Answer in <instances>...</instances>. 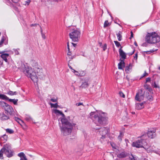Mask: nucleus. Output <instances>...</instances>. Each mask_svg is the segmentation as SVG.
Segmentation results:
<instances>
[{
  "label": "nucleus",
  "mask_w": 160,
  "mask_h": 160,
  "mask_svg": "<svg viewBox=\"0 0 160 160\" xmlns=\"http://www.w3.org/2000/svg\"><path fill=\"white\" fill-rule=\"evenodd\" d=\"M21 69L26 75L29 77L33 82H36L38 81V79L36 72H33L32 68H29L28 66L23 64H22Z\"/></svg>",
  "instance_id": "obj_1"
},
{
  "label": "nucleus",
  "mask_w": 160,
  "mask_h": 160,
  "mask_svg": "<svg viewBox=\"0 0 160 160\" xmlns=\"http://www.w3.org/2000/svg\"><path fill=\"white\" fill-rule=\"evenodd\" d=\"M90 118L94 120L95 122L101 125L106 124L107 122L108 118L103 115L96 114L95 112H92L90 113Z\"/></svg>",
  "instance_id": "obj_2"
},
{
  "label": "nucleus",
  "mask_w": 160,
  "mask_h": 160,
  "mask_svg": "<svg viewBox=\"0 0 160 160\" xmlns=\"http://www.w3.org/2000/svg\"><path fill=\"white\" fill-rule=\"evenodd\" d=\"M145 40L148 43H155L160 41V37L155 32L148 33L146 36Z\"/></svg>",
  "instance_id": "obj_3"
},
{
  "label": "nucleus",
  "mask_w": 160,
  "mask_h": 160,
  "mask_svg": "<svg viewBox=\"0 0 160 160\" xmlns=\"http://www.w3.org/2000/svg\"><path fill=\"white\" fill-rule=\"evenodd\" d=\"M146 136L143 135L140 137V139L133 142L132 143L133 146L137 148H143L146 149H149V147L147 146L145 139L143 138Z\"/></svg>",
  "instance_id": "obj_4"
},
{
  "label": "nucleus",
  "mask_w": 160,
  "mask_h": 160,
  "mask_svg": "<svg viewBox=\"0 0 160 160\" xmlns=\"http://www.w3.org/2000/svg\"><path fill=\"white\" fill-rule=\"evenodd\" d=\"M76 124H74L61 126V124L59 123L62 135L63 136H67L70 135L72 132L73 127Z\"/></svg>",
  "instance_id": "obj_5"
},
{
  "label": "nucleus",
  "mask_w": 160,
  "mask_h": 160,
  "mask_svg": "<svg viewBox=\"0 0 160 160\" xmlns=\"http://www.w3.org/2000/svg\"><path fill=\"white\" fill-rule=\"evenodd\" d=\"M1 151L3 152L8 158L11 157L13 155V152L11 150V146L8 144L5 145L1 149Z\"/></svg>",
  "instance_id": "obj_6"
},
{
  "label": "nucleus",
  "mask_w": 160,
  "mask_h": 160,
  "mask_svg": "<svg viewBox=\"0 0 160 160\" xmlns=\"http://www.w3.org/2000/svg\"><path fill=\"white\" fill-rule=\"evenodd\" d=\"M80 32L77 29H73L69 34L70 38L74 42H78L80 37Z\"/></svg>",
  "instance_id": "obj_7"
},
{
  "label": "nucleus",
  "mask_w": 160,
  "mask_h": 160,
  "mask_svg": "<svg viewBox=\"0 0 160 160\" xmlns=\"http://www.w3.org/2000/svg\"><path fill=\"white\" fill-rule=\"evenodd\" d=\"M109 129L108 128L103 127L99 129V134L102 136L100 138L102 139H104L106 138V135L109 132Z\"/></svg>",
  "instance_id": "obj_8"
},
{
  "label": "nucleus",
  "mask_w": 160,
  "mask_h": 160,
  "mask_svg": "<svg viewBox=\"0 0 160 160\" xmlns=\"http://www.w3.org/2000/svg\"><path fill=\"white\" fill-rule=\"evenodd\" d=\"M144 97V92H143L142 89H141L140 91L137 93L135 99L138 101L140 102L143 100Z\"/></svg>",
  "instance_id": "obj_9"
},
{
  "label": "nucleus",
  "mask_w": 160,
  "mask_h": 160,
  "mask_svg": "<svg viewBox=\"0 0 160 160\" xmlns=\"http://www.w3.org/2000/svg\"><path fill=\"white\" fill-rule=\"evenodd\" d=\"M9 114L4 112L0 113V119L2 121H5L10 119Z\"/></svg>",
  "instance_id": "obj_10"
},
{
  "label": "nucleus",
  "mask_w": 160,
  "mask_h": 160,
  "mask_svg": "<svg viewBox=\"0 0 160 160\" xmlns=\"http://www.w3.org/2000/svg\"><path fill=\"white\" fill-rule=\"evenodd\" d=\"M61 119V121L62 123L61 126L69 125V124H74V123L68 122L67 119L65 118V116L64 117H62V118H60L59 119Z\"/></svg>",
  "instance_id": "obj_11"
},
{
  "label": "nucleus",
  "mask_w": 160,
  "mask_h": 160,
  "mask_svg": "<svg viewBox=\"0 0 160 160\" xmlns=\"http://www.w3.org/2000/svg\"><path fill=\"white\" fill-rule=\"evenodd\" d=\"M4 109L6 111L5 112H6V113L10 115H12L14 111L12 107L8 104Z\"/></svg>",
  "instance_id": "obj_12"
},
{
  "label": "nucleus",
  "mask_w": 160,
  "mask_h": 160,
  "mask_svg": "<svg viewBox=\"0 0 160 160\" xmlns=\"http://www.w3.org/2000/svg\"><path fill=\"white\" fill-rule=\"evenodd\" d=\"M156 130L154 129L149 130L147 133V135L149 138H153L155 137Z\"/></svg>",
  "instance_id": "obj_13"
},
{
  "label": "nucleus",
  "mask_w": 160,
  "mask_h": 160,
  "mask_svg": "<svg viewBox=\"0 0 160 160\" xmlns=\"http://www.w3.org/2000/svg\"><path fill=\"white\" fill-rule=\"evenodd\" d=\"M122 48L121 47V48L119 49V52L121 58L124 59L126 58V55L125 53L122 50Z\"/></svg>",
  "instance_id": "obj_14"
},
{
  "label": "nucleus",
  "mask_w": 160,
  "mask_h": 160,
  "mask_svg": "<svg viewBox=\"0 0 160 160\" xmlns=\"http://www.w3.org/2000/svg\"><path fill=\"white\" fill-rule=\"evenodd\" d=\"M129 155V153L123 151L118 154V157L120 158H125L128 156Z\"/></svg>",
  "instance_id": "obj_15"
},
{
  "label": "nucleus",
  "mask_w": 160,
  "mask_h": 160,
  "mask_svg": "<svg viewBox=\"0 0 160 160\" xmlns=\"http://www.w3.org/2000/svg\"><path fill=\"white\" fill-rule=\"evenodd\" d=\"M31 64L33 67V69H38L39 68L38 67V65L37 62L35 60H32L31 62Z\"/></svg>",
  "instance_id": "obj_16"
},
{
  "label": "nucleus",
  "mask_w": 160,
  "mask_h": 160,
  "mask_svg": "<svg viewBox=\"0 0 160 160\" xmlns=\"http://www.w3.org/2000/svg\"><path fill=\"white\" fill-rule=\"evenodd\" d=\"M0 53H2L1 55V57L6 62H8L7 58H8L9 56V54L8 53H3V52H0Z\"/></svg>",
  "instance_id": "obj_17"
},
{
  "label": "nucleus",
  "mask_w": 160,
  "mask_h": 160,
  "mask_svg": "<svg viewBox=\"0 0 160 160\" xmlns=\"http://www.w3.org/2000/svg\"><path fill=\"white\" fill-rule=\"evenodd\" d=\"M132 68V66L131 63H130L129 65L125 67V71L127 73H129L131 71Z\"/></svg>",
  "instance_id": "obj_18"
},
{
  "label": "nucleus",
  "mask_w": 160,
  "mask_h": 160,
  "mask_svg": "<svg viewBox=\"0 0 160 160\" xmlns=\"http://www.w3.org/2000/svg\"><path fill=\"white\" fill-rule=\"evenodd\" d=\"M37 70H38L39 72H37V74H36L37 76L39 77L40 78H42L43 76V74L42 72V69L39 68Z\"/></svg>",
  "instance_id": "obj_19"
},
{
  "label": "nucleus",
  "mask_w": 160,
  "mask_h": 160,
  "mask_svg": "<svg viewBox=\"0 0 160 160\" xmlns=\"http://www.w3.org/2000/svg\"><path fill=\"white\" fill-rule=\"evenodd\" d=\"M136 108L138 109H141L144 107L143 103H137L136 105Z\"/></svg>",
  "instance_id": "obj_20"
},
{
  "label": "nucleus",
  "mask_w": 160,
  "mask_h": 160,
  "mask_svg": "<svg viewBox=\"0 0 160 160\" xmlns=\"http://www.w3.org/2000/svg\"><path fill=\"white\" fill-rule=\"evenodd\" d=\"M124 64L123 60H121L120 62L118 64V68L119 69H122L123 67H124Z\"/></svg>",
  "instance_id": "obj_21"
},
{
  "label": "nucleus",
  "mask_w": 160,
  "mask_h": 160,
  "mask_svg": "<svg viewBox=\"0 0 160 160\" xmlns=\"http://www.w3.org/2000/svg\"><path fill=\"white\" fill-rule=\"evenodd\" d=\"M8 105L7 103L3 101L0 102V107L3 109H4Z\"/></svg>",
  "instance_id": "obj_22"
},
{
  "label": "nucleus",
  "mask_w": 160,
  "mask_h": 160,
  "mask_svg": "<svg viewBox=\"0 0 160 160\" xmlns=\"http://www.w3.org/2000/svg\"><path fill=\"white\" fill-rule=\"evenodd\" d=\"M54 112L55 114H56L57 115H58V114H60L62 115V117H65L64 114L62 112L59 110H58L56 109H55L54 110Z\"/></svg>",
  "instance_id": "obj_23"
},
{
  "label": "nucleus",
  "mask_w": 160,
  "mask_h": 160,
  "mask_svg": "<svg viewBox=\"0 0 160 160\" xmlns=\"http://www.w3.org/2000/svg\"><path fill=\"white\" fill-rule=\"evenodd\" d=\"M89 86V84L88 82H85L82 84L80 87L82 88H87Z\"/></svg>",
  "instance_id": "obj_24"
},
{
  "label": "nucleus",
  "mask_w": 160,
  "mask_h": 160,
  "mask_svg": "<svg viewBox=\"0 0 160 160\" xmlns=\"http://www.w3.org/2000/svg\"><path fill=\"white\" fill-rule=\"evenodd\" d=\"M122 32L120 31L117 33V35L118 38V40L119 41H121L122 39V36L121 35Z\"/></svg>",
  "instance_id": "obj_25"
},
{
  "label": "nucleus",
  "mask_w": 160,
  "mask_h": 160,
  "mask_svg": "<svg viewBox=\"0 0 160 160\" xmlns=\"http://www.w3.org/2000/svg\"><path fill=\"white\" fill-rule=\"evenodd\" d=\"M8 101L10 102H13V103L14 105H17V102L18 101V99H9H9H8Z\"/></svg>",
  "instance_id": "obj_26"
},
{
  "label": "nucleus",
  "mask_w": 160,
  "mask_h": 160,
  "mask_svg": "<svg viewBox=\"0 0 160 160\" xmlns=\"http://www.w3.org/2000/svg\"><path fill=\"white\" fill-rule=\"evenodd\" d=\"M0 98L5 100H8L9 99V98L6 95L2 94H0Z\"/></svg>",
  "instance_id": "obj_27"
},
{
  "label": "nucleus",
  "mask_w": 160,
  "mask_h": 160,
  "mask_svg": "<svg viewBox=\"0 0 160 160\" xmlns=\"http://www.w3.org/2000/svg\"><path fill=\"white\" fill-rule=\"evenodd\" d=\"M15 120L18 122L20 125H22V123H23V121L21 119H19V118H17V117H15Z\"/></svg>",
  "instance_id": "obj_28"
},
{
  "label": "nucleus",
  "mask_w": 160,
  "mask_h": 160,
  "mask_svg": "<svg viewBox=\"0 0 160 160\" xmlns=\"http://www.w3.org/2000/svg\"><path fill=\"white\" fill-rule=\"evenodd\" d=\"M17 93L16 92H12L11 91H10L8 92V94L12 96L16 95Z\"/></svg>",
  "instance_id": "obj_29"
},
{
  "label": "nucleus",
  "mask_w": 160,
  "mask_h": 160,
  "mask_svg": "<svg viewBox=\"0 0 160 160\" xmlns=\"http://www.w3.org/2000/svg\"><path fill=\"white\" fill-rule=\"evenodd\" d=\"M25 119L27 121H29L32 120V118L30 116L26 115L25 117Z\"/></svg>",
  "instance_id": "obj_30"
},
{
  "label": "nucleus",
  "mask_w": 160,
  "mask_h": 160,
  "mask_svg": "<svg viewBox=\"0 0 160 160\" xmlns=\"http://www.w3.org/2000/svg\"><path fill=\"white\" fill-rule=\"evenodd\" d=\"M5 39V38L3 36L1 38V40L0 41V47H1L2 46V43H3Z\"/></svg>",
  "instance_id": "obj_31"
},
{
  "label": "nucleus",
  "mask_w": 160,
  "mask_h": 160,
  "mask_svg": "<svg viewBox=\"0 0 160 160\" xmlns=\"http://www.w3.org/2000/svg\"><path fill=\"white\" fill-rule=\"evenodd\" d=\"M6 132L10 134H12L13 133V131L11 129L7 128L6 129Z\"/></svg>",
  "instance_id": "obj_32"
},
{
  "label": "nucleus",
  "mask_w": 160,
  "mask_h": 160,
  "mask_svg": "<svg viewBox=\"0 0 160 160\" xmlns=\"http://www.w3.org/2000/svg\"><path fill=\"white\" fill-rule=\"evenodd\" d=\"M123 136V134L122 132H120V133L118 137V139L120 141H121L122 140V138Z\"/></svg>",
  "instance_id": "obj_33"
},
{
  "label": "nucleus",
  "mask_w": 160,
  "mask_h": 160,
  "mask_svg": "<svg viewBox=\"0 0 160 160\" xmlns=\"http://www.w3.org/2000/svg\"><path fill=\"white\" fill-rule=\"evenodd\" d=\"M49 104L51 105V107H53L54 108H57L58 106V103H57L55 104L50 103Z\"/></svg>",
  "instance_id": "obj_34"
},
{
  "label": "nucleus",
  "mask_w": 160,
  "mask_h": 160,
  "mask_svg": "<svg viewBox=\"0 0 160 160\" xmlns=\"http://www.w3.org/2000/svg\"><path fill=\"white\" fill-rule=\"evenodd\" d=\"M130 160H137L136 157L134 156L132 154L129 156Z\"/></svg>",
  "instance_id": "obj_35"
},
{
  "label": "nucleus",
  "mask_w": 160,
  "mask_h": 160,
  "mask_svg": "<svg viewBox=\"0 0 160 160\" xmlns=\"http://www.w3.org/2000/svg\"><path fill=\"white\" fill-rule=\"evenodd\" d=\"M152 85L154 88H158L159 89H160V86L158 84H156L155 82H154L153 84Z\"/></svg>",
  "instance_id": "obj_36"
},
{
  "label": "nucleus",
  "mask_w": 160,
  "mask_h": 160,
  "mask_svg": "<svg viewBox=\"0 0 160 160\" xmlns=\"http://www.w3.org/2000/svg\"><path fill=\"white\" fill-rule=\"evenodd\" d=\"M18 156L21 158L24 157L25 155L23 152H21L18 154Z\"/></svg>",
  "instance_id": "obj_37"
},
{
  "label": "nucleus",
  "mask_w": 160,
  "mask_h": 160,
  "mask_svg": "<svg viewBox=\"0 0 160 160\" xmlns=\"http://www.w3.org/2000/svg\"><path fill=\"white\" fill-rule=\"evenodd\" d=\"M157 50H158L157 49H152V50H150V51H148L144 52H146L147 54H149V53H151L153 52L154 51H156Z\"/></svg>",
  "instance_id": "obj_38"
},
{
  "label": "nucleus",
  "mask_w": 160,
  "mask_h": 160,
  "mask_svg": "<svg viewBox=\"0 0 160 160\" xmlns=\"http://www.w3.org/2000/svg\"><path fill=\"white\" fill-rule=\"evenodd\" d=\"M109 23L108 22V20L106 21L104 24V27L106 28L108 27L109 25Z\"/></svg>",
  "instance_id": "obj_39"
},
{
  "label": "nucleus",
  "mask_w": 160,
  "mask_h": 160,
  "mask_svg": "<svg viewBox=\"0 0 160 160\" xmlns=\"http://www.w3.org/2000/svg\"><path fill=\"white\" fill-rule=\"evenodd\" d=\"M114 42L115 43V45L117 47H119L120 46H121L120 43L118 41H114Z\"/></svg>",
  "instance_id": "obj_40"
},
{
  "label": "nucleus",
  "mask_w": 160,
  "mask_h": 160,
  "mask_svg": "<svg viewBox=\"0 0 160 160\" xmlns=\"http://www.w3.org/2000/svg\"><path fill=\"white\" fill-rule=\"evenodd\" d=\"M144 87L146 89L149 90L150 89L149 85L147 84H145L144 86Z\"/></svg>",
  "instance_id": "obj_41"
},
{
  "label": "nucleus",
  "mask_w": 160,
  "mask_h": 160,
  "mask_svg": "<svg viewBox=\"0 0 160 160\" xmlns=\"http://www.w3.org/2000/svg\"><path fill=\"white\" fill-rule=\"evenodd\" d=\"M148 75V74L146 72V71H144V73L143 74L142 76H141L140 78H143L145 76H147Z\"/></svg>",
  "instance_id": "obj_42"
},
{
  "label": "nucleus",
  "mask_w": 160,
  "mask_h": 160,
  "mask_svg": "<svg viewBox=\"0 0 160 160\" xmlns=\"http://www.w3.org/2000/svg\"><path fill=\"white\" fill-rule=\"evenodd\" d=\"M3 153H4L3 152L1 151V150L0 151V159H3Z\"/></svg>",
  "instance_id": "obj_43"
},
{
  "label": "nucleus",
  "mask_w": 160,
  "mask_h": 160,
  "mask_svg": "<svg viewBox=\"0 0 160 160\" xmlns=\"http://www.w3.org/2000/svg\"><path fill=\"white\" fill-rule=\"evenodd\" d=\"M68 52L67 54V55L68 56L69 58H70V57L72 55V53L70 51V49H69V50H68Z\"/></svg>",
  "instance_id": "obj_44"
},
{
  "label": "nucleus",
  "mask_w": 160,
  "mask_h": 160,
  "mask_svg": "<svg viewBox=\"0 0 160 160\" xmlns=\"http://www.w3.org/2000/svg\"><path fill=\"white\" fill-rule=\"evenodd\" d=\"M119 94L122 97L124 98L125 97V95L122 92H119Z\"/></svg>",
  "instance_id": "obj_45"
},
{
  "label": "nucleus",
  "mask_w": 160,
  "mask_h": 160,
  "mask_svg": "<svg viewBox=\"0 0 160 160\" xmlns=\"http://www.w3.org/2000/svg\"><path fill=\"white\" fill-rule=\"evenodd\" d=\"M31 2L30 0H27V1L25 2V3L24 4L25 5H28Z\"/></svg>",
  "instance_id": "obj_46"
},
{
  "label": "nucleus",
  "mask_w": 160,
  "mask_h": 160,
  "mask_svg": "<svg viewBox=\"0 0 160 160\" xmlns=\"http://www.w3.org/2000/svg\"><path fill=\"white\" fill-rule=\"evenodd\" d=\"M107 44H105L104 46L102 47L103 50L105 51L107 49Z\"/></svg>",
  "instance_id": "obj_47"
},
{
  "label": "nucleus",
  "mask_w": 160,
  "mask_h": 160,
  "mask_svg": "<svg viewBox=\"0 0 160 160\" xmlns=\"http://www.w3.org/2000/svg\"><path fill=\"white\" fill-rule=\"evenodd\" d=\"M20 160H28L26 158V157L25 156H24L23 157H22L20 158Z\"/></svg>",
  "instance_id": "obj_48"
},
{
  "label": "nucleus",
  "mask_w": 160,
  "mask_h": 160,
  "mask_svg": "<svg viewBox=\"0 0 160 160\" xmlns=\"http://www.w3.org/2000/svg\"><path fill=\"white\" fill-rule=\"evenodd\" d=\"M151 80V78H146L145 83L149 82Z\"/></svg>",
  "instance_id": "obj_49"
},
{
  "label": "nucleus",
  "mask_w": 160,
  "mask_h": 160,
  "mask_svg": "<svg viewBox=\"0 0 160 160\" xmlns=\"http://www.w3.org/2000/svg\"><path fill=\"white\" fill-rule=\"evenodd\" d=\"M50 101L53 102H57V100L56 99L51 98L50 99Z\"/></svg>",
  "instance_id": "obj_50"
},
{
  "label": "nucleus",
  "mask_w": 160,
  "mask_h": 160,
  "mask_svg": "<svg viewBox=\"0 0 160 160\" xmlns=\"http://www.w3.org/2000/svg\"><path fill=\"white\" fill-rule=\"evenodd\" d=\"M76 105L77 106H79L80 105H83V104L82 102H79L76 103Z\"/></svg>",
  "instance_id": "obj_51"
},
{
  "label": "nucleus",
  "mask_w": 160,
  "mask_h": 160,
  "mask_svg": "<svg viewBox=\"0 0 160 160\" xmlns=\"http://www.w3.org/2000/svg\"><path fill=\"white\" fill-rule=\"evenodd\" d=\"M41 35H42V38L44 39H45L46 38V37L45 34H44L43 33L41 34Z\"/></svg>",
  "instance_id": "obj_52"
},
{
  "label": "nucleus",
  "mask_w": 160,
  "mask_h": 160,
  "mask_svg": "<svg viewBox=\"0 0 160 160\" xmlns=\"http://www.w3.org/2000/svg\"><path fill=\"white\" fill-rule=\"evenodd\" d=\"M134 52V50L132 52H129V53H127V54L129 56H130V55H132L133 54Z\"/></svg>",
  "instance_id": "obj_53"
},
{
  "label": "nucleus",
  "mask_w": 160,
  "mask_h": 160,
  "mask_svg": "<svg viewBox=\"0 0 160 160\" xmlns=\"http://www.w3.org/2000/svg\"><path fill=\"white\" fill-rule=\"evenodd\" d=\"M15 53L17 55H18L19 54V52L18 50L16 49L14 50Z\"/></svg>",
  "instance_id": "obj_54"
},
{
  "label": "nucleus",
  "mask_w": 160,
  "mask_h": 160,
  "mask_svg": "<svg viewBox=\"0 0 160 160\" xmlns=\"http://www.w3.org/2000/svg\"><path fill=\"white\" fill-rule=\"evenodd\" d=\"M133 34L132 31L131 32V37H130V39H131V38L133 37Z\"/></svg>",
  "instance_id": "obj_55"
},
{
  "label": "nucleus",
  "mask_w": 160,
  "mask_h": 160,
  "mask_svg": "<svg viewBox=\"0 0 160 160\" xmlns=\"http://www.w3.org/2000/svg\"><path fill=\"white\" fill-rule=\"evenodd\" d=\"M67 48H68V50H69L70 48H69V43L68 42L67 43Z\"/></svg>",
  "instance_id": "obj_56"
},
{
  "label": "nucleus",
  "mask_w": 160,
  "mask_h": 160,
  "mask_svg": "<svg viewBox=\"0 0 160 160\" xmlns=\"http://www.w3.org/2000/svg\"><path fill=\"white\" fill-rule=\"evenodd\" d=\"M134 58L135 59H136L137 60V59L138 58V54L137 53H136L135 54V56L134 57Z\"/></svg>",
  "instance_id": "obj_57"
},
{
  "label": "nucleus",
  "mask_w": 160,
  "mask_h": 160,
  "mask_svg": "<svg viewBox=\"0 0 160 160\" xmlns=\"http://www.w3.org/2000/svg\"><path fill=\"white\" fill-rule=\"evenodd\" d=\"M38 70V69H35L33 70L34 72H36V74H37V72H39V71H38V70Z\"/></svg>",
  "instance_id": "obj_58"
},
{
  "label": "nucleus",
  "mask_w": 160,
  "mask_h": 160,
  "mask_svg": "<svg viewBox=\"0 0 160 160\" xmlns=\"http://www.w3.org/2000/svg\"><path fill=\"white\" fill-rule=\"evenodd\" d=\"M12 1L13 2L15 3H16L18 2V0H12Z\"/></svg>",
  "instance_id": "obj_59"
},
{
  "label": "nucleus",
  "mask_w": 160,
  "mask_h": 160,
  "mask_svg": "<svg viewBox=\"0 0 160 160\" xmlns=\"http://www.w3.org/2000/svg\"><path fill=\"white\" fill-rule=\"evenodd\" d=\"M72 43L74 47H75L77 45L76 44L74 43Z\"/></svg>",
  "instance_id": "obj_60"
},
{
  "label": "nucleus",
  "mask_w": 160,
  "mask_h": 160,
  "mask_svg": "<svg viewBox=\"0 0 160 160\" xmlns=\"http://www.w3.org/2000/svg\"><path fill=\"white\" fill-rule=\"evenodd\" d=\"M37 25L36 24H32L31 25V27L32 26H36Z\"/></svg>",
  "instance_id": "obj_61"
},
{
  "label": "nucleus",
  "mask_w": 160,
  "mask_h": 160,
  "mask_svg": "<svg viewBox=\"0 0 160 160\" xmlns=\"http://www.w3.org/2000/svg\"><path fill=\"white\" fill-rule=\"evenodd\" d=\"M73 72L74 73H78V72L76 70H74L73 69Z\"/></svg>",
  "instance_id": "obj_62"
},
{
  "label": "nucleus",
  "mask_w": 160,
  "mask_h": 160,
  "mask_svg": "<svg viewBox=\"0 0 160 160\" xmlns=\"http://www.w3.org/2000/svg\"><path fill=\"white\" fill-rule=\"evenodd\" d=\"M40 29H41V34L43 33L42 32V28L41 27H40Z\"/></svg>",
  "instance_id": "obj_63"
},
{
  "label": "nucleus",
  "mask_w": 160,
  "mask_h": 160,
  "mask_svg": "<svg viewBox=\"0 0 160 160\" xmlns=\"http://www.w3.org/2000/svg\"><path fill=\"white\" fill-rule=\"evenodd\" d=\"M134 45L136 46H138V44L137 43V42H134Z\"/></svg>",
  "instance_id": "obj_64"
}]
</instances>
